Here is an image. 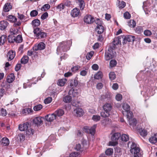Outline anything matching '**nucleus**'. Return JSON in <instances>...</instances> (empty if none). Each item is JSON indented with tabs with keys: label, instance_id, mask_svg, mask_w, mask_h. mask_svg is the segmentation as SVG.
Instances as JSON below:
<instances>
[{
	"label": "nucleus",
	"instance_id": "nucleus-57",
	"mask_svg": "<svg viewBox=\"0 0 157 157\" xmlns=\"http://www.w3.org/2000/svg\"><path fill=\"white\" fill-rule=\"evenodd\" d=\"M0 114L3 116H5L7 114L6 110L3 109H2L0 112Z\"/></svg>",
	"mask_w": 157,
	"mask_h": 157
},
{
	"label": "nucleus",
	"instance_id": "nucleus-25",
	"mask_svg": "<svg viewBox=\"0 0 157 157\" xmlns=\"http://www.w3.org/2000/svg\"><path fill=\"white\" fill-rule=\"evenodd\" d=\"M1 141L2 144L3 146H7L9 144V140L7 138H3Z\"/></svg>",
	"mask_w": 157,
	"mask_h": 157
},
{
	"label": "nucleus",
	"instance_id": "nucleus-35",
	"mask_svg": "<svg viewBox=\"0 0 157 157\" xmlns=\"http://www.w3.org/2000/svg\"><path fill=\"white\" fill-rule=\"evenodd\" d=\"M78 4L81 10L83 9L85 7V3L83 0H78Z\"/></svg>",
	"mask_w": 157,
	"mask_h": 157
},
{
	"label": "nucleus",
	"instance_id": "nucleus-6",
	"mask_svg": "<svg viewBox=\"0 0 157 157\" xmlns=\"http://www.w3.org/2000/svg\"><path fill=\"white\" fill-rule=\"evenodd\" d=\"M96 127V125H94L90 128H89L87 127H85L84 128L83 130L87 133H90L92 135H94L95 132V128Z\"/></svg>",
	"mask_w": 157,
	"mask_h": 157
},
{
	"label": "nucleus",
	"instance_id": "nucleus-7",
	"mask_svg": "<svg viewBox=\"0 0 157 157\" xmlns=\"http://www.w3.org/2000/svg\"><path fill=\"white\" fill-rule=\"evenodd\" d=\"M43 118L41 117H36L33 120V123L37 126L42 124Z\"/></svg>",
	"mask_w": 157,
	"mask_h": 157
},
{
	"label": "nucleus",
	"instance_id": "nucleus-60",
	"mask_svg": "<svg viewBox=\"0 0 157 157\" xmlns=\"http://www.w3.org/2000/svg\"><path fill=\"white\" fill-rule=\"evenodd\" d=\"M65 7V6L64 4L62 3H61L57 7V9L59 10L60 11L63 9Z\"/></svg>",
	"mask_w": 157,
	"mask_h": 157
},
{
	"label": "nucleus",
	"instance_id": "nucleus-28",
	"mask_svg": "<svg viewBox=\"0 0 157 157\" xmlns=\"http://www.w3.org/2000/svg\"><path fill=\"white\" fill-rule=\"evenodd\" d=\"M72 100V98L69 95H67L63 98V101L66 103L70 102Z\"/></svg>",
	"mask_w": 157,
	"mask_h": 157
},
{
	"label": "nucleus",
	"instance_id": "nucleus-33",
	"mask_svg": "<svg viewBox=\"0 0 157 157\" xmlns=\"http://www.w3.org/2000/svg\"><path fill=\"white\" fill-rule=\"evenodd\" d=\"M14 78L13 74H11L7 77V81L8 83H10L14 80Z\"/></svg>",
	"mask_w": 157,
	"mask_h": 157
},
{
	"label": "nucleus",
	"instance_id": "nucleus-12",
	"mask_svg": "<svg viewBox=\"0 0 157 157\" xmlns=\"http://www.w3.org/2000/svg\"><path fill=\"white\" fill-rule=\"evenodd\" d=\"M74 113L75 116L80 117L83 115L84 112L83 110L82 109L78 108L74 109Z\"/></svg>",
	"mask_w": 157,
	"mask_h": 157
},
{
	"label": "nucleus",
	"instance_id": "nucleus-13",
	"mask_svg": "<svg viewBox=\"0 0 157 157\" xmlns=\"http://www.w3.org/2000/svg\"><path fill=\"white\" fill-rule=\"evenodd\" d=\"M102 108L105 112L110 113V112L112 109V106L110 104L105 103L103 106Z\"/></svg>",
	"mask_w": 157,
	"mask_h": 157
},
{
	"label": "nucleus",
	"instance_id": "nucleus-36",
	"mask_svg": "<svg viewBox=\"0 0 157 157\" xmlns=\"http://www.w3.org/2000/svg\"><path fill=\"white\" fill-rule=\"evenodd\" d=\"M111 122L112 121L111 119L107 118L103 120L102 122V123L103 125L105 126L107 125L110 124Z\"/></svg>",
	"mask_w": 157,
	"mask_h": 157
},
{
	"label": "nucleus",
	"instance_id": "nucleus-8",
	"mask_svg": "<svg viewBox=\"0 0 157 157\" xmlns=\"http://www.w3.org/2000/svg\"><path fill=\"white\" fill-rule=\"evenodd\" d=\"M84 21L87 24H91L94 21V18L90 15H86L84 18Z\"/></svg>",
	"mask_w": 157,
	"mask_h": 157
},
{
	"label": "nucleus",
	"instance_id": "nucleus-11",
	"mask_svg": "<svg viewBox=\"0 0 157 157\" xmlns=\"http://www.w3.org/2000/svg\"><path fill=\"white\" fill-rule=\"evenodd\" d=\"M80 13L79 9L76 8L72 10L71 12V15L73 17H78L80 15Z\"/></svg>",
	"mask_w": 157,
	"mask_h": 157
},
{
	"label": "nucleus",
	"instance_id": "nucleus-58",
	"mask_svg": "<svg viewBox=\"0 0 157 157\" xmlns=\"http://www.w3.org/2000/svg\"><path fill=\"white\" fill-rule=\"evenodd\" d=\"M117 62L115 60H112L110 62V65L111 67H113L116 65Z\"/></svg>",
	"mask_w": 157,
	"mask_h": 157
},
{
	"label": "nucleus",
	"instance_id": "nucleus-17",
	"mask_svg": "<svg viewBox=\"0 0 157 157\" xmlns=\"http://www.w3.org/2000/svg\"><path fill=\"white\" fill-rule=\"evenodd\" d=\"M12 8V6L10 3L7 2L4 5L3 7V11L5 12H8Z\"/></svg>",
	"mask_w": 157,
	"mask_h": 157
},
{
	"label": "nucleus",
	"instance_id": "nucleus-50",
	"mask_svg": "<svg viewBox=\"0 0 157 157\" xmlns=\"http://www.w3.org/2000/svg\"><path fill=\"white\" fill-rule=\"evenodd\" d=\"M70 156V157H80V155L78 152H75L71 154Z\"/></svg>",
	"mask_w": 157,
	"mask_h": 157
},
{
	"label": "nucleus",
	"instance_id": "nucleus-62",
	"mask_svg": "<svg viewBox=\"0 0 157 157\" xmlns=\"http://www.w3.org/2000/svg\"><path fill=\"white\" fill-rule=\"evenodd\" d=\"M144 34L146 36H150L152 34L151 32L149 30H145L144 32Z\"/></svg>",
	"mask_w": 157,
	"mask_h": 157
},
{
	"label": "nucleus",
	"instance_id": "nucleus-63",
	"mask_svg": "<svg viewBox=\"0 0 157 157\" xmlns=\"http://www.w3.org/2000/svg\"><path fill=\"white\" fill-rule=\"evenodd\" d=\"M95 23L97 25V26L102 25V22L99 19H97L96 20H95Z\"/></svg>",
	"mask_w": 157,
	"mask_h": 157
},
{
	"label": "nucleus",
	"instance_id": "nucleus-61",
	"mask_svg": "<svg viewBox=\"0 0 157 157\" xmlns=\"http://www.w3.org/2000/svg\"><path fill=\"white\" fill-rule=\"evenodd\" d=\"M52 98L48 97L45 99L44 102L45 104H47L50 103L52 101Z\"/></svg>",
	"mask_w": 157,
	"mask_h": 157
},
{
	"label": "nucleus",
	"instance_id": "nucleus-18",
	"mask_svg": "<svg viewBox=\"0 0 157 157\" xmlns=\"http://www.w3.org/2000/svg\"><path fill=\"white\" fill-rule=\"evenodd\" d=\"M122 108H123V109L125 110V111H122V114L123 115L126 114L125 113L126 112H128L130 111V106L127 104H124L122 105Z\"/></svg>",
	"mask_w": 157,
	"mask_h": 157
},
{
	"label": "nucleus",
	"instance_id": "nucleus-51",
	"mask_svg": "<svg viewBox=\"0 0 157 157\" xmlns=\"http://www.w3.org/2000/svg\"><path fill=\"white\" fill-rule=\"evenodd\" d=\"M100 117L99 115H94L92 117V119L95 121H97L100 119Z\"/></svg>",
	"mask_w": 157,
	"mask_h": 157
},
{
	"label": "nucleus",
	"instance_id": "nucleus-15",
	"mask_svg": "<svg viewBox=\"0 0 157 157\" xmlns=\"http://www.w3.org/2000/svg\"><path fill=\"white\" fill-rule=\"evenodd\" d=\"M15 56V52L13 51H9L7 55L8 60L9 61L11 60Z\"/></svg>",
	"mask_w": 157,
	"mask_h": 157
},
{
	"label": "nucleus",
	"instance_id": "nucleus-54",
	"mask_svg": "<svg viewBox=\"0 0 157 157\" xmlns=\"http://www.w3.org/2000/svg\"><path fill=\"white\" fill-rule=\"evenodd\" d=\"M126 113H127V120L133 118V114L130 111H129L128 112H126Z\"/></svg>",
	"mask_w": 157,
	"mask_h": 157
},
{
	"label": "nucleus",
	"instance_id": "nucleus-46",
	"mask_svg": "<svg viewBox=\"0 0 157 157\" xmlns=\"http://www.w3.org/2000/svg\"><path fill=\"white\" fill-rule=\"evenodd\" d=\"M150 4L147 2H144L143 7L144 11H145L146 10H147Z\"/></svg>",
	"mask_w": 157,
	"mask_h": 157
},
{
	"label": "nucleus",
	"instance_id": "nucleus-56",
	"mask_svg": "<svg viewBox=\"0 0 157 157\" xmlns=\"http://www.w3.org/2000/svg\"><path fill=\"white\" fill-rule=\"evenodd\" d=\"M125 3L124 1H122L119 2L118 6L119 8L122 9L124 8L125 6Z\"/></svg>",
	"mask_w": 157,
	"mask_h": 157
},
{
	"label": "nucleus",
	"instance_id": "nucleus-43",
	"mask_svg": "<svg viewBox=\"0 0 157 157\" xmlns=\"http://www.w3.org/2000/svg\"><path fill=\"white\" fill-rule=\"evenodd\" d=\"M22 38L21 35H18L16 37H15V42L17 43H19L22 42Z\"/></svg>",
	"mask_w": 157,
	"mask_h": 157
},
{
	"label": "nucleus",
	"instance_id": "nucleus-47",
	"mask_svg": "<svg viewBox=\"0 0 157 157\" xmlns=\"http://www.w3.org/2000/svg\"><path fill=\"white\" fill-rule=\"evenodd\" d=\"M136 33L139 34L142 33L143 31L142 27L141 26H138L136 27L135 29Z\"/></svg>",
	"mask_w": 157,
	"mask_h": 157
},
{
	"label": "nucleus",
	"instance_id": "nucleus-9",
	"mask_svg": "<svg viewBox=\"0 0 157 157\" xmlns=\"http://www.w3.org/2000/svg\"><path fill=\"white\" fill-rule=\"evenodd\" d=\"M113 50L112 51L109 48L108 51L105 53V59L106 60H109L112 58Z\"/></svg>",
	"mask_w": 157,
	"mask_h": 157
},
{
	"label": "nucleus",
	"instance_id": "nucleus-29",
	"mask_svg": "<svg viewBox=\"0 0 157 157\" xmlns=\"http://www.w3.org/2000/svg\"><path fill=\"white\" fill-rule=\"evenodd\" d=\"M15 35L10 34L8 36V40L9 43H13L15 42Z\"/></svg>",
	"mask_w": 157,
	"mask_h": 157
},
{
	"label": "nucleus",
	"instance_id": "nucleus-3",
	"mask_svg": "<svg viewBox=\"0 0 157 157\" xmlns=\"http://www.w3.org/2000/svg\"><path fill=\"white\" fill-rule=\"evenodd\" d=\"M132 144L131 146L130 151L133 155V157H139V152L140 151V148L137 147L136 144L133 142H129L128 145Z\"/></svg>",
	"mask_w": 157,
	"mask_h": 157
},
{
	"label": "nucleus",
	"instance_id": "nucleus-39",
	"mask_svg": "<svg viewBox=\"0 0 157 157\" xmlns=\"http://www.w3.org/2000/svg\"><path fill=\"white\" fill-rule=\"evenodd\" d=\"M6 41V36L5 35H2L0 37V45H3Z\"/></svg>",
	"mask_w": 157,
	"mask_h": 157
},
{
	"label": "nucleus",
	"instance_id": "nucleus-27",
	"mask_svg": "<svg viewBox=\"0 0 157 157\" xmlns=\"http://www.w3.org/2000/svg\"><path fill=\"white\" fill-rule=\"evenodd\" d=\"M149 141L151 143L155 144L157 142V135H154L149 139Z\"/></svg>",
	"mask_w": 157,
	"mask_h": 157
},
{
	"label": "nucleus",
	"instance_id": "nucleus-4",
	"mask_svg": "<svg viewBox=\"0 0 157 157\" xmlns=\"http://www.w3.org/2000/svg\"><path fill=\"white\" fill-rule=\"evenodd\" d=\"M122 36H120L118 37L115 38L113 41V45L112 46L110 45L109 46V48L111 50H113L115 48L116 45H117L118 44H121V41H122V39L121 37H122Z\"/></svg>",
	"mask_w": 157,
	"mask_h": 157
},
{
	"label": "nucleus",
	"instance_id": "nucleus-26",
	"mask_svg": "<svg viewBox=\"0 0 157 157\" xmlns=\"http://www.w3.org/2000/svg\"><path fill=\"white\" fill-rule=\"evenodd\" d=\"M121 136L120 134L119 133H116L113 134L111 137L112 140L113 141H117L118 140Z\"/></svg>",
	"mask_w": 157,
	"mask_h": 157
},
{
	"label": "nucleus",
	"instance_id": "nucleus-16",
	"mask_svg": "<svg viewBox=\"0 0 157 157\" xmlns=\"http://www.w3.org/2000/svg\"><path fill=\"white\" fill-rule=\"evenodd\" d=\"M69 94L72 95L73 97H76L78 96V93L77 90H75L72 87L69 91Z\"/></svg>",
	"mask_w": 157,
	"mask_h": 157
},
{
	"label": "nucleus",
	"instance_id": "nucleus-53",
	"mask_svg": "<svg viewBox=\"0 0 157 157\" xmlns=\"http://www.w3.org/2000/svg\"><path fill=\"white\" fill-rule=\"evenodd\" d=\"M100 115L101 117H109L110 115V113L106 112H102L100 113Z\"/></svg>",
	"mask_w": 157,
	"mask_h": 157
},
{
	"label": "nucleus",
	"instance_id": "nucleus-34",
	"mask_svg": "<svg viewBox=\"0 0 157 157\" xmlns=\"http://www.w3.org/2000/svg\"><path fill=\"white\" fill-rule=\"evenodd\" d=\"M102 76L103 75L102 72L99 71L95 75L94 77L95 79H99L101 78Z\"/></svg>",
	"mask_w": 157,
	"mask_h": 157
},
{
	"label": "nucleus",
	"instance_id": "nucleus-64",
	"mask_svg": "<svg viewBox=\"0 0 157 157\" xmlns=\"http://www.w3.org/2000/svg\"><path fill=\"white\" fill-rule=\"evenodd\" d=\"M122 95L120 94H118L116 96V100L118 101H120L122 99Z\"/></svg>",
	"mask_w": 157,
	"mask_h": 157
},
{
	"label": "nucleus",
	"instance_id": "nucleus-59",
	"mask_svg": "<svg viewBox=\"0 0 157 157\" xmlns=\"http://www.w3.org/2000/svg\"><path fill=\"white\" fill-rule=\"evenodd\" d=\"M124 17L125 19H128L130 18L131 15L128 12H126L124 13Z\"/></svg>",
	"mask_w": 157,
	"mask_h": 157
},
{
	"label": "nucleus",
	"instance_id": "nucleus-30",
	"mask_svg": "<svg viewBox=\"0 0 157 157\" xmlns=\"http://www.w3.org/2000/svg\"><path fill=\"white\" fill-rule=\"evenodd\" d=\"M18 33V30L16 29L14 27L11 28L10 30V34L13 35H17Z\"/></svg>",
	"mask_w": 157,
	"mask_h": 157
},
{
	"label": "nucleus",
	"instance_id": "nucleus-40",
	"mask_svg": "<svg viewBox=\"0 0 157 157\" xmlns=\"http://www.w3.org/2000/svg\"><path fill=\"white\" fill-rule=\"evenodd\" d=\"M66 79H60L58 80V85L60 86H63L66 82Z\"/></svg>",
	"mask_w": 157,
	"mask_h": 157
},
{
	"label": "nucleus",
	"instance_id": "nucleus-2",
	"mask_svg": "<svg viewBox=\"0 0 157 157\" xmlns=\"http://www.w3.org/2000/svg\"><path fill=\"white\" fill-rule=\"evenodd\" d=\"M33 32L37 39H42L45 38L47 36L46 33L38 28L34 29Z\"/></svg>",
	"mask_w": 157,
	"mask_h": 157
},
{
	"label": "nucleus",
	"instance_id": "nucleus-14",
	"mask_svg": "<svg viewBox=\"0 0 157 157\" xmlns=\"http://www.w3.org/2000/svg\"><path fill=\"white\" fill-rule=\"evenodd\" d=\"M56 118L54 113L48 114L45 117V119L48 121L51 122L53 121Z\"/></svg>",
	"mask_w": 157,
	"mask_h": 157
},
{
	"label": "nucleus",
	"instance_id": "nucleus-24",
	"mask_svg": "<svg viewBox=\"0 0 157 157\" xmlns=\"http://www.w3.org/2000/svg\"><path fill=\"white\" fill-rule=\"evenodd\" d=\"M139 132L140 135L143 137H145L146 136L147 134V131L142 128L139 129Z\"/></svg>",
	"mask_w": 157,
	"mask_h": 157
},
{
	"label": "nucleus",
	"instance_id": "nucleus-49",
	"mask_svg": "<svg viewBox=\"0 0 157 157\" xmlns=\"http://www.w3.org/2000/svg\"><path fill=\"white\" fill-rule=\"evenodd\" d=\"M42 108V105L39 104L34 106L33 109L35 111H38L40 110Z\"/></svg>",
	"mask_w": 157,
	"mask_h": 157
},
{
	"label": "nucleus",
	"instance_id": "nucleus-21",
	"mask_svg": "<svg viewBox=\"0 0 157 157\" xmlns=\"http://www.w3.org/2000/svg\"><path fill=\"white\" fill-rule=\"evenodd\" d=\"M28 124L27 123L20 124L19 126V130L21 131H25L28 127Z\"/></svg>",
	"mask_w": 157,
	"mask_h": 157
},
{
	"label": "nucleus",
	"instance_id": "nucleus-38",
	"mask_svg": "<svg viewBox=\"0 0 157 157\" xmlns=\"http://www.w3.org/2000/svg\"><path fill=\"white\" fill-rule=\"evenodd\" d=\"M32 24L33 27H36L40 25V22L39 20L35 19L33 21Z\"/></svg>",
	"mask_w": 157,
	"mask_h": 157
},
{
	"label": "nucleus",
	"instance_id": "nucleus-52",
	"mask_svg": "<svg viewBox=\"0 0 157 157\" xmlns=\"http://www.w3.org/2000/svg\"><path fill=\"white\" fill-rule=\"evenodd\" d=\"M50 8V6L49 4H45L42 7L41 10L42 11H46Z\"/></svg>",
	"mask_w": 157,
	"mask_h": 157
},
{
	"label": "nucleus",
	"instance_id": "nucleus-22",
	"mask_svg": "<svg viewBox=\"0 0 157 157\" xmlns=\"http://www.w3.org/2000/svg\"><path fill=\"white\" fill-rule=\"evenodd\" d=\"M130 125L134 127L136 125V119L132 118L130 119H128Z\"/></svg>",
	"mask_w": 157,
	"mask_h": 157
},
{
	"label": "nucleus",
	"instance_id": "nucleus-23",
	"mask_svg": "<svg viewBox=\"0 0 157 157\" xmlns=\"http://www.w3.org/2000/svg\"><path fill=\"white\" fill-rule=\"evenodd\" d=\"M105 30L104 27L102 25L97 26L96 28V31L98 33L101 34Z\"/></svg>",
	"mask_w": 157,
	"mask_h": 157
},
{
	"label": "nucleus",
	"instance_id": "nucleus-45",
	"mask_svg": "<svg viewBox=\"0 0 157 157\" xmlns=\"http://www.w3.org/2000/svg\"><path fill=\"white\" fill-rule=\"evenodd\" d=\"M105 153L107 155H111L113 154V149L112 148H109L106 150Z\"/></svg>",
	"mask_w": 157,
	"mask_h": 157
},
{
	"label": "nucleus",
	"instance_id": "nucleus-10",
	"mask_svg": "<svg viewBox=\"0 0 157 157\" xmlns=\"http://www.w3.org/2000/svg\"><path fill=\"white\" fill-rule=\"evenodd\" d=\"M45 47V44L43 42H40L37 45H35L33 48L34 50L36 51L38 50H41L44 49Z\"/></svg>",
	"mask_w": 157,
	"mask_h": 157
},
{
	"label": "nucleus",
	"instance_id": "nucleus-31",
	"mask_svg": "<svg viewBox=\"0 0 157 157\" xmlns=\"http://www.w3.org/2000/svg\"><path fill=\"white\" fill-rule=\"evenodd\" d=\"M121 139L122 141L127 142L129 140V136L125 134H123L121 136Z\"/></svg>",
	"mask_w": 157,
	"mask_h": 157
},
{
	"label": "nucleus",
	"instance_id": "nucleus-1",
	"mask_svg": "<svg viewBox=\"0 0 157 157\" xmlns=\"http://www.w3.org/2000/svg\"><path fill=\"white\" fill-rule=\"evenodd\" d=\"M71 44V42L70 40L64 41L60 43L57 49L58 54H59L62 52H66L69 50Z\"/></svg>",
	"mask_w": 157,
	"mask_h": 157
},
{
	"label": "nucleus",
	"instance_id": "nucleus-55",
	"mask_svg": "<svg viewBox=\"0 0 157 157\" xmlns=\"http://www.w3.org/2000/svg\"><path fill=\"white\" fill-rule=\"evenodd\" d=\"M38 12L36 10H33L30 13V15L32 17H34L38 14Z\"/></svg>",
	"mask_w": 157,
	"mask_h": 157
},
{
	"label": "nucleus",
	"instance_id": "nucleus-20",
	"mask_svg": "<svg viewBox=\"0 0 157 157\" xmlns=\"http://www.w3.org/2000/svg\"><path fill=\"white\" fill-rule=\"evenodd\" d=\"M64 113V111L61 109H59L56 110L54 114L56 116L60 117L62 116Z\"/></svg>",
	"mask_w": 157,
	"mask_h": 157
},
{
	"label": "nucleus",
	"instance_id": "nucleus-41",
	"mask_svg": "<svg viewBox=\"0 0 157 157\" xmlns=\"http://www.w3.org/2000/svg\"><path fill=\"white\" fill-rule=\"evenodd\" d=\"M128 25L132 28H134L136 26V23L135 21L132 20H129L128 22Z\"/></svg>",
	"mask_w": 157,
	"mask_h": 157
},
{
	"label": "nucleus",
	"instance_id": "nucleus-42",
	"mask_svg": "<svg viewBox=\"0 0 157 157\" xmlns=\"http://www.w3.org/2000/svg\"><path fill=\"white\" fill-rule=\"evenodd\" d=\"M26 130V134L27 135L30 136L33 134L34 132L33 129L28 127V128Z\"/></svg>",
	"mask_w": 157,
	"mask_h": 157
},
{
	"label": "nucleus",
	"instance_id": "nucleus-5",
	"mask_svg": "<svg viewBox=\"0 0 157 157\" xmlns=\"http://www.w3.org/2000/svg\"><path fill=\"white\" fill-rule=\"evenodd\" d=\"M122 43L123 44H126L127 42H130L133 41L135 39V37L133 36L132 35H126L122 36Z\"/></svg>",
	"mask_w": 157,
	"mask_h": 157
},
{
	"label": "nucleus",
	"instance_id": "nucleus-32",
	"mask_svg": "<svg viewBox=\"0 0 157 157\" xmlns=\"http://www.w3.org/2000/svg\"><path fill=\"white\" fill-rule=\"evenodd\" d=\"M29 61V57L27 56H24L21 59V62L22 64H25Z\"/></svg>",
	"mask_w": 157,
	"mask_h": 157
},
{
	"label": "nucleus",
	"instance_id": "nucleus-48",
	"mask_svg": "<svg viewBox=\"0 0 157 157\" xmlns=\"http://www.w3.org/2000/svg\"><path fill=\"white\" fill-rule=\"evenodd\" d=\"M109 76L110 79L111 80L114 79L116 78V75L113 72H110L109 74Z\"/></svg>",
	"mask_w": 157,
	"mask_h": 157
},
{
	"label": "nucleus",
	"instance_id": "nucleus-37",
	"mask_svg": "<svg viewBox=\"0 0 157 157\" xmlns=\"http://www.w3.org/2000/svg\"><path fill=\"white\" fill-rule=\"evenodd\" d=\"M8 20L11 22H14L17 21V18L12 15H9L7 16Z\"/></svg>",
	"mask_w": 157,
	"mask_h": 157
},
{
	"label": "nucleus",
	"instance_id": "nucleus-19",
	"mask_svg": "<svg viewBox=\"0 0 157 157\" xmlns=\"http://www.w3.org/2000/svg\"><path fill=\"white\" fill-rule=\"evenodd\" d=\"M8 23L6 21H0V29H5L7 27Z\"/></svg>",
	"mask_w": 157,
	"mask_h": 157
},
{
	"label": "nucleus",
	"instance_id": "nucleus-44",
	"mask_svg": "<svg viewBox=\"0 0 157 157\" xmlns=\"http://www.w3.org/2000/svg\"><path fill=\"white\" fill-rule=\"evenodd\" d=\"M78 84V81L76 79L71 81L70 82V86L71 87H75L77 86Z\"/></svg>",
	"mask_w": 157,
	"mask_h": 157
}]
</instances>
